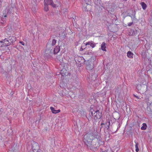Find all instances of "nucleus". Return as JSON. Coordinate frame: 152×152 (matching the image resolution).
Segmentation results:
<instances>
[{
  "mask_svg": "<svg viewBox=\"0 0 152 152\" xmlns=\"http://www.w3.org/2000/svg\"><path fill=\"white\" fill-rule=\"evenodd\" d=\"M53 54V51L52 50L46 49L44 54L45 56L47 58H50L51 57Z\"/></svg>",
  "mask_w": 152,
  "mask_h": 152,
  "instance_id": "5",
  "label": "nucleus"
},
{
  "mask_svg": "<svg viewBox=\"0 0 152 152\" xmlns=\"http://www.w3.org/2000/svg\"><path fill=\"white\" fill-rule=\"evenodd\" d=\"M19 42L22 45H24V43L23 41H20Z\"/></svg>",
  "mask_w": 152,
  "mask_h": 152,
  "instance_id": "25",
  "label": "nucleus"
},
{
  "mask_svg": "<svg viewBox=\"0 0 152 152\" xmlns=\"http://www.w3.org/2000/svg\"><path fill=\"white\" fill-rule=\"evenodd\" d=\"M135 12H134V14L128 15L131 17L132 21H134L136 19V18H135Z\"/></svg>",
  "mask_w": 152,
  "mask_h": 152,
  "instance_id": "14",
  "label": "nucleus"
},
{
  "mask_svg": "<svg viewBox=\"0 0 152 152\" xmlns=\"http://www.w3.org/2000/svg\"><path fill=\"white\" fill-rule=\"evenodd\" d=\"M38 148V144L37 143H34L32 146V148L33 150H36Z\"/></svg>",
  "mask_w": 152,
  "mask_h": 152,
  "instance_id": "12",
  "label": "nucleus"
},
{
  "mask_svg": "<svg viewBox=\"0 0 152 152\" xmlns=\"http://www.w3.org/2000/svg\"><path fill=\"white\" fill-rule=\"evenodd\" d=\"M85 11H88V10H85Z\"/></svg>",
  "mask_w": 152,
  "mask_h": 152,
  "instance_id": "31",
  "label": "nucleus"
},
{
  "mask_svg": "<svg viewBox=\"0 0 152 152\" xmlns=\"http://www.w3.org/2000/svg\"><path fill=\"white\" fill-rule=\"evenodd\" d=\"M117 130H118V129H117L116 131V132L117 131Z\"/></svg>",
  "mask_w": 152,
  "mask_h": 152,
  "instance_id": "34",
  "label": "nucleus"
},
{
  "mask_svg": "<svg viewBox=\"0 0 152 152\" xmlns=\"http://www.w3.org/2000/svg\"><path fill=\"white\" fill-rule=\"evenodd\" d=\"M141 4L142 6V9L144 10H145L147 7L146 4L144 2H142L141 3Z\"/></svg>",
  "mask_w": 152,
  "mask_h": 152,
  "instance_id": "16",
  "label": "nucleus"
},
{
  "mask_svg": "<svg viewBox=\"0 0 152 152\" xmlns=\"http://www.w3.org/2000/svg\"><path fill=\"white\" fill-rule=\"evenodd\" d=\"M56 43V40L55 39H53L52 40V46H54L55 45Z\"/></svg>",
  "mask_w": 152,
  "mask_h": 152,
  "instance_id": "21",
  "label": "nucleus"
},
{
  "mask_svg": "<svg viewBox=\"0 0 152 152\" xmlns=\"http://www.w3.org/2000/svg\"><path fill=\"white\" fill-rule=\"evenodd\" d=\"M7 15H5L4 16V17H7Z\"/></svg>",
  "mask_w": 152,
  "mask_h": 152,
  "instance_id": "29",
  "label": "nucleus"
},
{
  "mask_svg": "<svg viewBox=\"0 0 152 152\" xmlns=\"http://www.w3.org/2000/svg\"><path fill=\"white\" fill-rule=\"evenodd\" d=\"M85 2L86 3V4H89L90 3V0H84Z\"/></svg>",
  "mask_w": 152,
  "mask_h": 152,
  "instance_id": "22",
  "label": "nucleus"
},
{
  "mask_svg": "<svg viewBox=\"0 0 152 152\" xmlns=\"http://www.w3.org/2000/svg\"><path fill=\"white\" fill-rule=\"evenodd\" d=\"M101 137L96 132H90L85 134L83 137V141L88 148L94 151L99 146L101 142Z\"/></svg>",
  "mask_w": 152,
  "mask_h": 152,
  "instance_id": "1",
  "label": "nucleus"
},
{
  "mask_svg": "<svg viewBox=\"0 0 152 152\" xmlns=\"http://www.w3.org/2000/svg\"><path fill=\"white\" fill-rule=\"evenodd\" d=\"M44 4L50 5L53 7H55L56 6V4L53 3L52 0H44Z\"/></svg>",
  "mask_w": 152,
  "mask_h": 152,
  "instance_id": "6",
  "label": "nucleus"
},
{
  "mask_svg": "<svg viewBox=\"0 0 152 152\" xmlns=\"http://www.w3.org/2000/svg\"><path fill=\"white\" fill-rule=\"evenodd\" d=\"M44 10L45 11L47 12L48 10V5L44 4Z\"/></svg>",
  "mask_w": 152,
  "mask_h": 152,
  "instance_id": "19",
  "label": "nucleus"
},
{
  "mask_svg": "<svg viewBox=\"0 0 152 152\" xmlns=\"http://www.w3.org/2000/svg\"><path fill=\"white\" fill-rule=\"evenodd\" d=\"M90 45V46L92 47V48H94L96 45V44L94 43V42L92 41H91L90 42H88L86 43V45Z\"/></svg>",
  "mask_w": 152,
  "mask_h": 152,
  "instance_id": "7",
  "label": "nucleus"
},
{
  "mask_svg": "<svg viewBox=\"0 0 152 152\" xmlns=\"http://www.w3.org/2000/svg\"><path fill=\"white\" fill-rule=\"evenodd\" d=\"M100 152H107V151L106 150H104L102 149L101 148L100 150Z\"/></svg>",
  "mask_w": 152,
  "mask_h": 152,
  "instance_id": "23",
  "label": "nucleus"
},
{
  "mask_svg": "<svg viewBox=\"0 0 152 152\" xmlns=\"http://www.w3.org/2000/svg\"><path fill=\"white\" fill-rule=\"evenodd\" d=\"M60 50V48L59 46H56L54 49L53 50L54 53L56 54L58 53Z\"/></svg>",
  "mask_w": 152,
  "mask_h": 152,
  "instance_id": "10",
  "label": "nucleus"
},
{
  "mask_svg": "<svg viewBox=\"0 0 152 152\" xmlns=\"http://www.w3.org/2000/svg\"><path fill=\"white\" fill-rule=\"evenodd\" d=\"M135 0H134V1H135Z\"/></svg>",
  "mask_w": 152,
  "mask_h": 152,
  "instance_id": "35",
  "label": "nucleus"
},
{
  "mask_svg": "<svg viewBox=\"0 0 152 152\" xmlns=\"http://www.w3.org/2000/svg\"><path fill=\"white\" fill-rule=\"evenodd\" d=\"M105 124H104V123H102L101 124V125L102 126V125H105Z\"/></svg>",
  "mask_w": 152,
  "mask_h": 152,
  "instance_id": "28",
  "label": "nucleus"
},
{
  "mask_svg": "<svg viewBox=\"0 0 152 152\" xmlns=\"http://www.w3.org/2000/svg\"><path fill=\"white\" fill-rule=\"evenodd\" d=\"M117 130H118V129H117L116 131V132L117 131Z\"/></svg>",
  "mask_w": 152,
  "mask_h": 152,
  "instance_id": "33",
  "label": "nucleus"
},
{
  "mask_svg": "<svg viewBox=\"0 0 152 152\" xmlns=\"http://www.w3.org/2000/svg\"><path fill=\"white\" fill-rule=\"evenodd\" d=\"M135 144V148L136 150L135 151L137 152H138L139 151V148H138V143L137 142H136Z\"/></svg>",
  "mask_w": 152,
  "mask_h": 152,
  "instance_id": "20",
  "label": "nucleus"
},
{
  "mask_svg": "<svg viewBox=\"0 0 152 152\" xmlns=\"http://www.w3.org/2000/svg\"><path fill=\"white\" fill-rule=\"evenodd\" d=\"M146 101L147 102L148 106L149 107L152 105V102L151 101H150L149 99H148V100H146Z\"/></svg>",
  "mask_w": 152,
  "mask_h": 152,
  "instance_id": "18",
  "label": "nucleus"
},
{
  "mask_svg": "<svg viewBox=\"0 0 152 152\" xmlns=\"http://www.w3.org/2000/svg\"><path fill=\"white\" fill-rule=\"evenodd\" d=\"M120 125L117 128V129H118V128H119L120 127Z\"/></svg>",
  "mask_w": 152,
  "mask_h": 152,
  "instance_id": "30",
  "label": "nucleus"
},
{
  "mask_svg": "<svg viewBox=\"0 0 152 152\" xmlns=\"http://www.w3.org/2000/svg\"><path fill=\"white\" fill-rule=\"evenodd\" d=\"M133 53L130 51H129L127 53V57L130 58H133Z\"/></svg>",
  "mask_w": 152,
  "mask_h": 152,
  "instance_id": "15",
  "label": "nucleus"
},
{
  "mask_svg": "<svg viewBox=\"0 0 152 152\" xmlns=\"http://www.w3.org/2000/svg\"><path fill=\"white\" fill-rule=\"evenodd\" d=\"M50 109L51 110L52 112L53 113L56 114L60 112V110H55L54 108L53 107H50Z\"/></svg>",
  "mask_w": 152,
  "mask_h": 152,
  "instance_id": "9",
  "label": "nucleus"
},
{
  "mask_svg": "<svg viewBox=\"0 0 152 152\" xmlns=\"http://www.w3.org/2000/svg\"><path fill=\"white\" fill-rule=\"evenodd\" d=\"M86 69L89 71H93L94 64L92 61H88L86 63Z\"/></svg>",
  "mask_w": 152,
  "mask_h": 152,
  "instance_id": "4",
  "label": "nucleus"
},
{
  "mask_svg": "<svg viewBox=\"0 0 152 152\" xmlns=\"http://www.w3.org/2000/svg\"><path fill=\"white\" fill-rule=\"evenodd\" d=\"M105 125V128H106L107 129H108L109 128L110 125V123L109 120H107Z\"/></svg>",
  "mask_w": 152,
  "mask_h": 152,
  "instance_id": "13",
  "label": "nucleus"
},
{
  "mask_svg": "<svg viewBox=\"0 0 152 152\" xmlns=\"http://www.w3.org/2000/svg\"><path fill=\"white\" fill-rule=\"evenodd\" d=\"M135 0H134V1H135Z\"/></svg>",
  "mask_w": 152,
  "mask_h": 152,
  "instance_id": "36",
  "label": "nucleus"
},
{
  "mask_svg": "<svg viewBox=\"0 0 152 152\" xmlns=\"http://www.w3.org/2000/svg\"><path fill=\"white\" fill-rule=\"evenodd\" d=\"M15 40V37L13 36H10L8 38H5L4 39V42H7V44H8V45L10 44V45Z\"/></svg>",
  "mask_w": 152,
  "mask_h": 152,
  "instance_id": "3",
  "label": "nucleus"
},
{
  "mask_svg": "<svg viewBox=\"0 0 152 152\" xmlns=\"http://www.w3.org/2000/svg\"><path fill=\"white\" fill-rule=\"evenodd\" d=\"M123 1H127V0H123Z\"/></svg>",
  "mask_w": 152,
  "mask_h": 152,
  "instance_id": "32",
  "label": "nucleus"
},
{
  "mask_svg": "<svg viewBox=\"0 0 152 152\" xmlns=\"http://www.w3.org/2000/svg\"><path fill=\"white\" fill-rule=\"evenodd\" d=\"M134 97L137 98V99H140V97L138 96H136V95H134Z\"/></svg>",
  "mask_w": 152,
  "mask_h": 152,
  "instance_id": "26",
  "label": "nucleus"
},
{
  "mask_svg": "<svg viewBox=\"0 0 152 152\" xmlns=\"http://www.w3.org/2000/svg\"><path fill=\"white\" fill-rule=\"evenodd\" d=\"M106 43L104 42H103L101 45V49L104 51H106Z\"/></svg>",
  "mask_w": 152,
  "mask_h": 152,
  "instance_id": "11",
  "label": "nucleus"
},
{
  "mask_svg": "<svg viewBox=\"0 0 152 152\" xmlns=\"http://www.w3.org/2000/svg\"><path fill=\"white\" fill-rule=\"evenodd\" d=\"M133 22H132L131 23H128V25L129 26H131L132 24H133Z\"/></svg>",
  "mask_w": 152,
  "mask_h": 152,
  "instance_id": "24",
  "label": "nucleus"
},
{
  "mask_svg": "<svg viewBox=\"0 0 152 152\" xmlns=\"http://www.w3.org/2000/svg\"><path fill=\"white\" fill-rule=\"evenodd\" d=\"M90 112L91 113V116L94 117L95 119L96 120L101 118V113L99 112V110L91 109Z\"/></svg>",
  "mask_w": 152,
  "mask_h": 152,
  "instance_id": "2",
  "label": "nucleus"
},
{
  "mask_svg": "<svg viewBox=\"0 0 152 152\" xmlns=\"http://www.w3.org/2000/svg\"><path fill=\"white\" fill-rule=\"evenodd\" d=\"M9 45H10V44L8 45V44H7V42H4V40L0 41V47L4 46H8Z\"/></svg>",
  "mask_w": 152,
  "mask_h": 152,
  "instance_id": "8",
  "label": "nucleus"
},
{
  "mask_svg": "<svg viewBox=\"0 0 152 152\" xmlns=\"http://www.w3.org/2000/svg\"><path fill=\"white\" fill-rule=\"evenodd\" d=\"M147 126L146 124L143 123L142 124V126L141 127V129L142 130H145L146 129Z\"/></svg>",
  "mask_w": 152,
  "mask_h": 152,
  "instance_id": "17",
  "label": "nucleus"
},
{
  "mask_svg": "<svg viewBox=\"0 0 152 152\" xmlns=\"http://www.w3.org/2000/svg\"><path fill=\"white\" fill-rule=\"evenodd\" d=\"M83 50V48H82V47H81V48H80V50H81V51H82V50Z\"/></svg>",
  "mask_w": 152,
  "mask_h": 152,
  "instance_id": "27",
  "label": "nucleus"
}]
</instances>
